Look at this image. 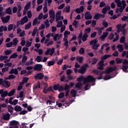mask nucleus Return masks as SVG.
I'll return each instance as SVG.
<instances>
[{
  "mask_svg": "<svg viewBox=\"0 0 128 128\" xmlns=\"http://www.w3.org/2000/svg\"><path fill=\"white\" fill-rule=\"evenodd\" d=\"M96 82V78H94L92 75H88L84 79L83 84H86L88 82Z\"/></svg>",
  "mask_w": 128,
  "mask_h": 128,
  "instance_id": "nucleus-1",
  "label": "nucleus"
},
{
  "mask_svg": "<svg viewBox=\"0 0 128 128\" xmlns=\"http://www.w3.org/2000/svg\"><path fill=\"white\" fill-rule=\"evenodd\" d=\"M126 24L122 25V24H118L116 26L118 32H126Z\"/></svg>",
  "mask_w": 128,
  "mask_h": 128,
  "instance_id": "nucleus-2",
  "label": "nucleus"
},
{
  "mask_svg": "<svg viewBox=\"0 0 128 128\" xmlns=\"http://www.w3.org/2000/svg\"><path fill=\"white\" fill-rule=\"evenodd\" d=\"M93 72L98 76H100L98 77L97 80H102V74H104L105 72L104 71L100 72L98 70H93Z\"/></svg>",
  "mask_w": 128,
  "mask_h": 128,
  "instance_id": "nucleus-3",
  "label": "nucleus"
},
{
  "mask_svg": "<svg viewBox=\"0 0 128 128\" xmlns=\"http://www.w3.org/2000/svg\"><path fill=\"white\" fill-rule=\"evenodd\" d=\"M97 66H98L97 67L98 70H104V60H100L98 62Z\"/></svg>",
  "mask_w": 128,
  "mask_h": 128,
  "instance_id": "nucleus-4",
  "label": "nucleus"
},
{
  "mask_svg": "<svg viewBox=\"0 0 128 128\" xmlns=\"http://www.w3.org/2000/svg\"><path fill=\"white\" fill-rule=\"evenodd\" d=\"M114 2L116 4V6L118 8H120L122 4L124 6L125 8L126 6V0H122V2H120V0H115Z\"/></svg>",
  "mask_w": 128,
  "mask_h": 128,
  "instance_id": "nucleus-5",
  "label": "nucleus"
},
{
  "mask_svg": "<svg viewBox=\"0 0 128 128\" xmlns=\"http://www.w3.org/2000/svg\"><path fill=\"white\" fill-rule=\"evenodd\" d=\"M106 18V15L97 13L94 16L93 18L94 20H100V18Z\"/></svg>",
  "mask_w": 128,
  "mask_h": 128,
  "instance_id": "nucleus-6",
  "label": "nucleus"
},
{
  "mask_svg": "<svg viewBox=\"0 0 128 128\" xmlns=\"http://www.w3.org/2000/svg\"><path fill=\"white\" fill-rule=\"evenodd\" d=\"M54 54V48H52L50 49V48H48L47 49V50L45 52L46 56H48V54H50V56H52Z\"/></svg>",
  "mask_w": 128,
  "mask_h": 128,
  "instance_id": "nucleus-7",
  "label": "nucleus"
},
{
  "mask_svg": "<svg viewBox=\"0 0 128 128\" xmlns=\"http://www.w3.org/2000/svg\"><path fill=\"white\" fill-rule=\"evenodd\" d=\"M44 74L42 72H39L34 76V78L35 80H42V78H44Z\"/></svg>",
  "mask_w": 128,
  "mask_h": 128,
  "instance_id": "nucleus-8",
  "label": "nucleus"
},
{
  "mask_svg": "<svg viewBox=\"0 0 128 128\" xmlns=\"http://www.w3.org/2000/svg\"><path fill=\"white\" fill-rule=\"evenodd\" d=\"M1 20L3 24H6V22H8V21L10 20V15H8L6 17L2 16L1 18Z\"/></svg>",
  "mask_w": 128,
  "mask_h": 128,
  "instance_id": "nucleus-9",
  "label": "nucleus"
},
{
  "mask_svg": "<svg viewBox=\"0 0 128 128\" xmlns=\"http://www.w3.org/2000/svg\"><path fill=\"white\" fill-rule=\"evenodd\" d=\"M34 70H36L37 72H40L42 68V65L41 64H36L34 66Z\"/></svg>",
  "mask_w": 128,
  "mask_h": 128,
  "instance_id": "nucleus-10",
  "label": "nucleus"
},
{
  "mask_svg": "<svg viewBox=\"0 0 128 128\" xmlns=\"http://www.w3.org/2000/svg\"><path fill=\"white\" fill-rule=\"evenodd\" d=\"M54 92V90L52 89V86H49L48 89L44 88L42 90V92L46 94L48 92Z\"/></svg>",
  "mask_w": 128,
  "mask_h": 128,
  "instance_id": "nucleus-11",
  "label": "nucleus"
},
{
  "mask_svg": "<svg viewBox=\"0 0 128 128\" xmlns=\"http://www.w3.org/2000/svg\"><path fill=\"white\" fill-rule=\"evenodd\" d=\"M84 18L86 20H92V16L90 14V12H86L85 13Z\"/></svg>",
  "mask_w": 128,
  "mask_h": 128,
  "instance_id": "nucleus-12",
  "label": "nucleus"
},
{
  "mask_svg": "<svg viewBox=\"0 0 128 128\" xmlns=\"http://www.w3.org/2000/svg\"><path fill=\"white\" fill-rule=\"evenodd\" d=\"M84 6H80V8H77L75 10V12H77V14H80V12H84Z\"/></svg>",
  "mask_w": 128,
  "mask_h": 128,
  "instance_id": "nucleus-13",
  "label": "nucleus"
},
{
  "mask_svg": "<svg viewBox=\"0 0 128 128\" xmlns=\"http://www.w3.org/2000/svg\"><path fill=\"white\" fill-rule=\"evenodd\" d=\"M8 74H18V70L16 68H12L11 70L9 72Z\"/></svg>",
  "mask_w": 128,
  "mask_h": 128,
  "instance_id": "nucleus-14",
  "label": "nucleus"
},
{
  "mask_svg": "<svg viewBox=\"0 0 128 128\" xmlns=\"http://www.w3.org/2000/svg\"><path fill=\"white\" fill-rule=\"evenodd\" d=\"M2 118L4 120H10V114L8 112L6 114L3 115Z\"/></svg>",
  "mask_w": 128,
  "mask_h": 128,
  "instance_id": "nucleus-15",
  "label": "nucleus"
},
{
  "mask_svg": "<svg viewBox=\"0 0 128 128\" xmlns=\"http://www.w3.org/2000/svg\"><path fill=\"white\" fill-rule=\"evenodd\" d=\"M110 10V6H106L102 8V14H106L108 12V10Z\"/></svg>",
  "mask_w": 128,
  "mask_h": 128,
  "instance_id": "nucleus-16",
  "label": "nucleus"
},
{
  "mask_svg": "<svg viewBox=\"0 0 128 128\" xmlns=\"http://www.w3.org/2000/svg\"><path fill=\"white\" fill-rule=\"evenodd\" d=\"M86 72V68L84 66H82L78 70L79 74H84Z\"/></svg>",
  "mask_w": 128,
  "mask_h": 128,
  "instance_id": "nucleus-17",
  "label": "nucleus"
},
{
  "mask_svg": "<svg viewBox=\"0 0 128 128\" xmlns=\"http://www.w3.org/2000/svg\"><path fill=\"white\" fill-rule=\"evenodd\" d=\"M50 18H56V12L51 9L49 10Z\"/></svg>",
  "mask_w": 128,
  "mask_h": 128,
  "instance_id": "nucleus-18",
  "label": "nucleus"
},
{
  "mask_svg": "<svg viewBox=\"0 0 128 128\" xmlns=\"http://www.w3.org/2000/svg\"><path fill=\"white\" fill-rule=\"evenodd\" d=\"M115 70L116 69L114 67H109L104 73L108 74H110L112 72H114Z\"/></svg>",
  "mask_w": 128,
  "mask_h": 128,
  "instance_id": "nucleus-19",
  "label": "nucleus"
},
{
  "mask_svg": "<svg viewBox=\"0 0 128 128\" xmlns=\"http://www.w3.org/2000/svg\"><path fill=\"white\" fill-rule=\"evenodd\" d=\"M62 36V34H57L54 36L53 39L54 40V42H56L58 40H60Z\"/></svg>",
  "mask_w": 128,
  "mask_h": 128,
  "instance_id": "nucleus-20",
  "label": "nucleus"
},
{
  "mask_svg": "<svg viewBox=\"0 0 128 128\" xmlns=\"http://www.w3.org/2000/svg\"><path fill=\"white\" fill-rule=\"evenodd\" d=\"M10 126H18V122L16 120H12L10 122Z\"/></svg>",
  "mask_w": 128,
  "mask_h": 128,
  "instance_id": "nucleus-21",
  "label": "nucleus"
},
{
  "mask_svg": "<svg viewBox=\"0 0 128 128\" xmlns=\"http://www.w3.org/2000/svg\"><path fill=\"white\" fill-rule=\"evenodd\" d=\"M63 40L64 42V46H66L65 50H68V41L66 38H64Z\"/></svg>",
  "mask_w": 128,
  "mask_h": 128,
  "instance_id": "nucleus-22",
  "label": "nucleus"
},
{
  "mask_svg": "<svg viewBox=\"0 0 128 128\" xmlns=\"http://www.w3.org/2000/svg\"><path fill=\"white\" fill-rule=\"evenodd\" d=\"M108 36V32H104L102 35L100 36V38L102 39V42H104V38H106Z\"/></svg>",
  "mask_w": 128,
  "mask_h": 128,
  "instance_id": "nucleus-23",
  "label": "nucleus"
},
{
  "mask_svg": "<svg viewBox=\"0 0 128 128\" xmlns=\"http://www.w3.org/2000/svg\"><path fill=\"white\" fill-rule=\"evenodd\" d=\"M5 14H12V8H10V7H8V8H6Z\"/></svg>",
  "mask_w": 128,
  "mask_h": 128,
  "instance_id": "nucleus-24",
  "label": "nucleus"
},
{
  "mask_svg": "<svg viewBox=\"0 0 128 128\" xmlns=\"http://www.w3.org/2000/svg\"><path fill=\"white\" fill-rule=\"evenodd\" d=\"M111 54H105L104 56H102L101 58V60H107V58H111Z\"/></svg>",
  "mask_w": 128,
  "mask_h": 128,
  "instance_id": "nucleus-25",
  "label": "nucleus"
},
{
  "mask_svg": "<svg viewBox=\"0 0 128 128\" xmlns=\"http://www.w3.org/2000/svg\"><path fill=\"white\" fill-rule=\"evenodd\" d=\"M4 84H6V86H3L4 88H10V82L6 80V79H5Z\"/></svg>",
  "mask_w": 128,
  "mask_h": 128,
  "instance_id": "nucleus-26",
  "label": "nucleus"
},
{
  "mask_svg": "<svg viewBox=\"0 0 128 128\" xmlns=\"http://www.w3.org/2000/svg\"><path fill=\"white\" fill-rule=\"evenodd\" d=\"M88 33L84 32V36L82 37V42H86V40H88Z\"/></svg>",
  "mask_w": 128,
  "mask_h": 128,
  "instance_id": "nucleus-27",
  "label": "nucleus"
},
{
  "mask_svg": "<svg viewBox=\"0 0 128 128\" xmlns=\"http://www.w3.org/2000/svg\"><path fill=\"white\" fill-rule=\"evenodd\" d=\"M75 86L76 88H78V90H82V84L80 83V82H77Z\"/></svg>",
  "mask_w": 128,
  "mask_h": 128,
  "instance_id": "nucleus-28",
  "label": "nucleus"
},
{
  "mask_svg": "<svg viewBox=\"0 0 128 128\" xmlns=\"http://www.w3.org/2000/svg\"><path fill=\"white\" fill-rule=\"evenodd\" d=\"M14 110L16 112H22V107H20V106L17 105L15 106Z\"/></svg>",
  "mask_w": 128,
  "mask_h": 128,
  "instance_id": "nucleus-29",
  "label": "nucleus"
},
{
  "mask_svg": "<svg viewBox=\"0 0 128 128\" xmlns=\"http://www.w3.org/2000/svg\"><path fill=\"white\" fill-rule=\"evenodd\" d=\"M14 94H16V89H13L8 93V96H12Z\"/></svg>",
  "mask_w": 128,
  "mask_h": 128,
  "instance_id": "nucleus-30",
  "label": "nucleus"
},
{
  "mask_svg": "<svg viewBox=\"0 0 128 128\" xmlns=\"http://www.w3.org/2000/svg\"><path fill=\"white\" fill-rule=\"evenodd\" d=\"M16 78V76L12 74L9 75L8 77L6 78V80H14Z\"/></svg>",
  "mask_w": 128,
  "mask_h": 128,
  "instance_id": "nucleus-31",
  "label": "nucleus"
},
{
  "mask_svg": "<svg viewBox=\"0 0 128 128\" xmlns=\"http://www.w3.org/2000/svg\"><path fill=\"white\" fill-rule=\"evenodd\" d=\"M98 44V39H94L90 42V46H94Z\"/></svg>",
  "mask_w": 128,
  "mask_h": 128,
  "instance_id": "nucleus-32",
  "label": "nucleus"
},
{
  "mask_svg": "<svg viewBox=\"0 0 128 128\" xmlns=\"http://www.w3.org/2000/svg\"><path fill=\"white\" fill-rule=\"evenodd\" d=\"M117 48L118 49V52H122V50H124L122 46L120 44L117 46Z\"/></svg>",
  "mask_w": 128,
  "mask_h": 128,
  "instance_id": "nucleus-33",
  "label": "nucleus"
},
{
  "mask_svg": "<svg viewBox=\"0 0 128 128\" xmlns=\"http://www.w3.org/2000/svg\"><path fill=\"white\" fill-rule=\"evenodd\" d=\"M115 36H116L113 40V42H116L118 40V38H120V35L118 34V32H115Z\"/></svg>",
  "mask_w": 128,
  "mask_h": 128,
  "instance_id": "nucleus-34",
  "label": "nucleus"
},
{
  "mask_svg": "<svg viewBox=\"0 0 128 128\" xmlns=\"http://www.w3.org/2000/svg\"><path fill=\"white\" fill-rule=\"evenodd\" d=\"M70 94H72L73 98H76V90L72 89L70 91Z\"/></svg>",
  "mask_w": 128,
  "mask_h": 128,
  "instance_id": "nucleus-35",
  "label": "nucleus"
},
{
  "mask_svg": "<svg viewBox=\"0 0 128 128\" xmlns=\"http://www.w3.org/2000/svg\"><path fill=\"white\" fill-rule=\"evenodd\" d=\"M72 26H74L75 28H76L78 26V21H77L76 20H74Z\"/></svg>",
  "mask_w": 128,
  "mask_h": 128,
  "instance_id": "nucleus-36",
  "label": "nucleus"
},
{
  "mask_svg": "<svg viewBox=\"0 0 128 128\" xmlns=\"http://www.w3.org/2000/svg\"><path fill=\"white\" fill-rule=\"evenodd\" d=\"M7 96H8V90H5L4 92L2 93V94L1 95L2 98H4Z\"/></svg>",
  "mask_w": 128,
  "mask_h": 128,
  "instance_id": "nucleus-37",
  "label": "nucleus"
},
{
  "mask_svg": "<svg viewBox=\"0 0 128 128\" xmlns=\"http://www.w3.org/2000/svg\"><path fill=\"white\" fill-rule=\"evenodd\" d=\"M30 2L27 3L24 7L25 10H30Z\"/></svg>",
  "mask_w": 128,
  "mask_h": 128,
  "instance_id": "nucleus-38",
  "label": "nucleus"
},
{
  "mask_svg": "<svg viewBox=\"0 0 128 128\" xmlns=\"http://www.w3.org/2000/svg\"><path fill=\"white\" fill-rule=\"evenodd\" d=\"M8 112H10V114H12L14 112V107L12 106H8Z\"/></svg>",
  "mask_w": 128,
  "mask_h": 128,
  "instance_id": "nucleus-39",
  "label": "nucleus"
},
{
  "mask_svg": "<svg viewBox=\"0 0 128 128\" xmlns=\"http://www.w3.org/2000/svg\"><path fill=\"white\" fill-rule=\"evenodd\" d=\"M4 10V8L2 6L0 7V18L1 16H4V12H2Z\"/></svg>",
  "mask_w": 128,
  "mask_h": 128,
  "instance_id": "nucleus-40",
  "label": "nucleus"
},
{
  "mask_svg": "<svg viewBox=\"0 0 128 128\" xmlns=\"http://www.w3.org/2000/svg\"><path fill=\"white\" fill-rule=\"evenodd\" d=\"M84 60V57L79 56L76 58V60L80 62V64L82 63V60Z\"/></svg>",
  "mask_w": 128,
  "mask_h": 128,
  "instance_id": "nucleus-41",
  "label": "nucleus"
},
{
  "mask_svg": "<svg viewBox=\"0 0 128 128\" xmlns=\"http://www.w3.org/2000/svg\"><path fill=\"white\" fill-rule=\"evenodd\" d=\"M30 26H32V22H29L25 26V30H28V28H30Z\"/></svg>",
  "mask_w": 128,
  "mask_h": 128,
  "instance_id": "nucleus-42",
  "label": "nucleus"
},
{
  "mask_svg": "<svg viewBox=\"0 0 128 128\" xmlns=\"http://www.w3.org/2000/svg\"><path fill=\"white\" fill-rule=\"evenodd\" d=\"M56 64V62L54 60L49 61L48 62V66H54Z\"/></svg>",
  "mask_w": 128,
  "mask_h": 128,
  "instance_id": "nucleus-43",
  "label": "nucleus"
},
{
  "mask_svg": "<svg viewBox=\"0 0 128 128\" xmlns=\"http://www.w3.org/2000/svg\"><path fill=\"white\" fill-rule=\"evenodd\" d=\"M86 51L84 50V48H80V50H79V54H84Z\"/></svg>",
  "mask_w": 128,
  "mask_h": 128,
  "instance_id": "nucleus-44",
  "label": "nucleus"
},
{
  "mask_svg": "<svg viewBox=\"0 0 128 128\" xmlns=\"http://www.w3.org/2000/svg\"><path fill=\"white\" fill-rule=\"evenodd\" d=\"M8 58V56H4L2 55L0 56V60L2 62V60H7Z\"/></svg>",
  "mask_w": 128,
  "mask_h": 128,
  "instance_id": "nucleus-45",
  "label": "nucleus"
},
{
  "mask_svg": "<svg viewBox=\"0 0 128 128\" xmlns=\"http://www.w3.org/2000/svg\"><path fill=\"white\" fill-rule=\"evenodd\" d=\"M64 10L66 12H70V6H66L64 8Z\"/></svg>",
  "mask_w": 128,
  "mask_h": 128,
  "instance_id": "nucleus-46",
  "label": "nucleus"
},
{
  "mask_svg": "<svg viewBox=\"0 0 128 128\" xmlns=\"http://www.w3.org/2000/svg\"><path fill=\"white\" fill-rule=\"evenodd\" d=\"M44 24L46 26V28H50V22L48 21V20H46V22H44Z\"/></svg>",
  "mask_w": 128,
  "mask_h": 128,
  "instance_id": "nucleus-47",
  "label": "nucleus"
},
{
  "mask_svg": "<svg viewBox=\"0 0 128 128\" xmlns=\"http://www.w3.org/2000/svg\"><path fill=\"white\" fill-rule=\"evenodd\" d=\"M120 44H124L126 42V36H123L120 38Z\"/></svg>",
  "mask_w": 128,
  "mask_h": 128,
  "instance_id": "nucleus-48",
  "label": "nucleus"
},
{
  "mask_svg": "<svg viewBox=\"0 0 128 128\" xmlns=\"http://www.w3.org/2000/svg\"><path fill=\"white\" fill-rule=\"evenodd\" d=\"M110 78H112V76H110V74H106L105 76H104V80H110Z\"/></svg>",
  "mask_w": 128,
  "mask_h": 128,
  "instance_id": "nucleus-49",
  "label": "nucleus"
},
{
  "mask_svg": "<svg viewBox=\"0 0 128 128\" xmlns=\"http://www.w3.org/2000/svg\"><path fill=\"white\" fill-rule=\"evenodd\" d=\"M60 88V84H56L54 85L53 88L54 90H58V88Z\"/></svg>",
  "mask_w": 128,
  "mask_h": 128,
  "instance_id": "nucleus-50",
  "label": "nucleus"
},
{
  "mask_svg": "<svg viewBox=\"0 0 128 128\" xmlns=\"http://www.w3.org/2000/svg\"><path fill=\"white\" fill-rule=\"evenodd\" d=\"M78 82H82V80H84V76H80V77L77 78Z\"/></svg>",
  "mask_w": 128,
  "mask_h": 128,
  "instance_id": "nucleus-51",
  "label": "nucleus"
},
{
  "mask_svg": "<svg viewBox=\"0 0 128 128\" xmlns=\"http://www.w3.org/2000/svg\"><path fill=\"white\" fill-rule=\"evenodd\" d=\"M18 38H14L13 40V44L16 46H18Z\"/></svg>",
  "mask_w": 128,
  "mask_h": 128,
  "instance_id": "nucleus-52",
  "label": "nucleus"
},
{
  "mask_svg": "<svg viewBox=\"0 0 128 128\" xmlns=\"http://www.w3.org/2000/svg\"><path fill=\"white\" fill-rule=\"evenodd\" d=\"M98 59L96 58H93L92 60V65L96 64V62H98Z\"/></svg>",
  "mask_w": 128,
  "mask_h": 128,
  "instance_id": "nucleus-53",
  "label": "nucleus"
},
{
  "mask_svg": "<svg viewBox=\"0 0 128 128\" xmlns=\"http://www.w3.org/2000/svg\"><path fill=\"white\" fill-rule=\"evenodd\" d=\"M26 60H28V57L26 56H24L22 60V62L23 64H24L26 63Z\"/></svg>",
  "mask_w": 128,
  "mask_h": 128,
  "instance_id": "nucleus-54",
  "label": "nucleus"
},
{
  "mask_svg": "<svg viewBox=\"0 0 128 128\" xmlns=\"http://www.w3.org/2000/svg\"><path fill=\"white\" fill-rule=\"evenodd\" d=\"M18 58V54L14 52L10 56V58Z\"/></svg>",
  "mask_w": 128,
  "mask_h": 128,
  "instance_id": "nucleus-55",
  "label": "nucleus"
},
{
  "mask_svg": "<svg viewBox=\"0 0 128 128\" xmlns=\"http://www.w3.org/2000/svg\"><path fill=\"white\" fill-rule=\"evenodd\" d=\"M64 25H62V21H60L58 22L56 28H62Z\"/></svg>",
  "mask_w": 128,
  "mask_h": 128,
  "instance_id": "nucleus-56",
  "label": "nucleus"
},
{
  "mask_svg": "<svg viewBox=\"0 0 128 128\" xmlns=\"http://www.w3.org/2000/svg\"><path fill=\"white\" fill-rule=\"evenodd\" d=\"M12 50H6L4 51V54H5L6 56H8V54H12Z\"/></svg>",
  "mask_w": 128,
  "mask_h": 128,
  "instance_id": "nucleus-57",
  "label": "nucleus"
},
{
  "mask_svg": "<svg viewBox=\"0 0 128 128\" xmlns=\"http://www.w3.org/2000/svg\"><path fill=\"white\" fill-rule=\"evenodd\" d=\"M1 84L2 86H6V84H4V80L2 78H0V86Z\"/></svg>",
  "mask_w": 128,
  "mask_h": 128,
  "instance_id": "nucleus-58",
  "label": "nucleus"
},
{
  "mask_svg": "<svg viewBox=\"0 0 128 128\" xmlns=\"http://www.w3.org/2000/svg\"><path fill=\"white\" fill-rule=\"evenodd\" d=\"M106 6V4L104 2H101L99 6L100 8H104V6Z\"/></svg>",
  "mask_w": 128,
  "mask_h": 128,
  "instance_id": "nucleus-59",
  "label": "nucleus"
},
{
  "mask_svg": "<svg viewBox=\"0 0 128 128\" xmlns=\"http://www.w3.org/2000/svg\"><path fill=\"white\" fill-rule=\"evenodd\" d=\"M102 26H104V28H108V24L106 20H103Z\"/></svg>",
  "mask_w": 128,
  "mask_h": 128,
  "instance_id": "nucleus-60",
  "label": "nucleus"
},
{
  "mask_svg": "<svg viewBox=\"0 0 128 128\" xmlns=\"http://www.w3.org/2000/svg\"><path fill=\"white\" fill-rule=\"evenodd\" d=\"M70 86L68 84V83H66L64 87V90H70Z\"/></svg>",
  "mask_w": 128,
  "mask_h": 128,
  "instance_id": "nucleus-61",
  "label": "nucleus"
},
{
  "mask_svg": "<svg viewBox=\"0 0 128 128\" xmlns=\"http://www.w3.org/2000/svg\"><path fill=\"white\" fill-rule=\"evenodd\" d=\"M14 44L13 42H10L9 43H6V48H12V45Z\"/></svg>",
  "mask_w": 128,
  "mask_h": 128,
  "instance_id": "nucleus-62",
  "label": "nucleus"
},
{
  "mask_svg": "<svg viewBox=\"0 0 128 128\" xmlns=\"http://www.w3.org/2000/svg\"><path fill=\"white\" fill-rule=\"evenodd\" d=\"M116 64H122V60L119 58H116Z\"/></svg>",
  "mask_w": 128,
  "mask_h": 128,
  "instance_id": "nucleus-63",
  "label": "nucleus"
},
{
  "mask_svg": "<svg viewBox=\"0 0 128 128\" xmlns=\"http://www.w3.org/2000/svg\"><path fill=\"white\" fill-rule=\"evenodd\" d=\"M36 24H38V18H34V20H33L32 26H36Z\"/></svg>",
  "mask_w": 128,
  "mask_h": 128,
  "instance_id": "nucleus-64",
  "label": "nucleus"
}]
</instances>
